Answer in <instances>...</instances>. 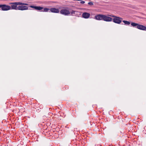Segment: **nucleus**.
<instances>
[{"label":"nucleus","mask_w":146,"mask_h":146,"mask_svg":"<svg viewBox=\"0 0 146 146\" xmlns=\"http://www.w3.org/2000/svg\"><path fill=\"white\" fill-rule=\"evenodd\" d=\"M144 31H146V29H145V30Z\"/></svg>","instance_id":"obj_17"},{"label":"nucleus","mask_w":146,"mask_h":146,"mask_svg":"<svg viewBox=\"0 0 146 146\" xmlns=\"http://www.w3.org/2000/svg\"><path fill=\"white\" fill-rule=\"evenodd\" d=\"M16 4V2L10 3V4L11 5V6H10L11 9L17 10L18 7Z\"/></svg>","instance_id":"obj_6"},{"label":"nucleus","mask_w":146,"mask_h":146,"mask_svg":"<svg viewBox=\"0 0 146 146\" xmlns=\"http://www.w3.org/2000/svg\"><path fill=\"white\" fill-rule=\"evenodd\" d=\"M28 7L23 5L18 6L17 10L23 11L27 10H28Z\"/></svg>","instance_id":"obj_7"},{"label":"nucleus","mask_w":146,"mask_h":146,"mask_svg":"<svg viewBox=\"0 0 146 146\" xmlns=\"http://www.w3.org/2000/svg\"><path fill=\"white\" fill-rule=\"evenodd\" d=\"M60 12V14L65 15H68L70 14V12L69 10L66 9L61 10Z\"/></svg>","instance_id":"obj_5"},{"label":"nucleus","mask_w":146,"mask_h":146,"mask_svg":"<svg viewBox=\"0 0 146 146\" xmlns=\"http://www.w3.org/2000/svg\"><path fill=\"white\" fill-rule=\"evenodd\" d=\"M80 3L82 4H84L85 3V1H81Z\"/></svg>","instance_id":"obj_16"},{"label":"nucleus","mask_w":146,"mask_h":146,"mask_svg":"<svg viewBox=\"0 0 146 146\" xmlns=\"http://www.w3.org/2000/svg\"><path fill=\"white\" fill-rule=\"evenodd\" d=\"M0 8H1V10L3 11H7L11 9L10 6L5 4L0 5Z\"/></svg>","instance_id":"obj_3"},{"label":"nucleus","mask_w":146,"mask_h":146,"mask_svg":"<svg viewBox=\"0 0 146 146\" xmlns=\"http://www.w3.org/2000/svg\"><path fill=\"white\" fill-rule=\"evenodd\" d=\"M131 25L133 27L137 28V26L139 24L134 22H131Z\"/></svg>","instance_id":"obj_11"},{"label":"nucleus","mask_w":146,"mask_h":146,"mask_svg":"<svg viewBox=\"0 0 146 146\" xmlns=\"http://www.w3.org/2000/svg\"><path fill=\"white\" fill-rule=\"evenodd\" d=\"M50 12L53 13H58L60 12L59 10L55 8H52L50 9Z\"/></svg>","instance_id":"obj_8"},{"label":"nucleus","mask_w":146,"mask_h":146,"mask_svg":"<svg viewBox=\"0 0 146 146\" xmlns=\"http://www.w3.org/2000/svg\"><path fill=\"white\" fill-rule=\"evenodd\" d=\"M77 13H78L77 11L74 10H72L70 12L73 15H76Z\"/></svg>","instance_id":"obj_14"},{"label":"nucleus","mask_w":146,"mask_h":146,"mask_svg":"<svg viewBox=\"0 0 146 146\" xmlns=\"http://www.w3.org/2000/svg\"><path fill=\"white\" fill-rule=\"evenodd\" d=\"M123 22L125 24V25H129L130 24V22L129 21H127L125 20L123 21Z\"/></svg>","instance_id":"obj_13"},{"label":"nucleus","mask_w":146,"mask_h":146,"mask_svg":"<svg viewBox=\"0 0 146 146\" xmlns=\"http://www.w3.org/2000/svg\"><path fill=\"white\" fill-rule=\"evenodd\" d=\"M30 7L31 8H34L36 10L40 11L41 12H50V11H48L50 10V9L47 8H43V7L40 6H36L33 5H31Z\"/></svg>","instance_id":"obj_2"},{"label":"nucleus","mask_w":146,"mask_h":146,"mask_svg":"<svg viewBox=\"0 0 146 146\" xmlns=\"http://www.w3.org/2000/svg\"><path fill=\"white\" fill-rule=\"evenodd\" d=\"M108 16H110L111 17H114V18L117 17L112 15H106L100 14L96 15L94 16V19L97 20H103L106 22L111 21L113 20L112 19Z\"/></svg>","instance_id":"obj_1"},{"label":"nucleus","mask_w":146,"mask_h":146,"mask_svg":"<svg viewBox=\"0 0 146 146\" xmlns=\"http://www.w3.org/2000/svg\"><path fill=\"white\" fill-rule=\"evenodd\" d=\"M122 19V18L117 17H115V18L113 19L112 21L115 23L119 24L121 23L122 21L121 20Z\"/></svg>","instance_id":"obj_4"},{"label":"nucleus","mask_w":146,"mask_h":146,"mask_svg":"<svg viewBox=\"0 0 146 146\" xmlns=\"http://www.w3.org/2000/svg\"><path fill=\"white\" fill-rule=\"evenodd\" d=\"M90 14L89 13L87 12L83 13L82 14V17L85 19H88L89 17Z\"/></svg>","instance_id":"obj_9"},{"label":"nucleus","mask_w":146,"mask_h":146,"mask_svg":"<svg viewBox=\"0 0 146 146\" xmlns=\"http://www.w3.org/2000/svg\"><path fill=\"white\" fill-rule=\"evenodd\" d=\"M16 4L17 5H28V4L27 3H22V2H16Z\"/></svg>","instance_id":"obj_12"},{"label":"nucleus","mask_w":146,"mask_h":146,"mask_svg":"<svg viewBox=\"0 0 146 146\" xmlns=\"http://www.w3.org/2000/svg\"><path fill=\"white\" fill-rule=\"evenodd\" d=\"M88 4L89 5H93V3L92 2H90L88 3Z\"/></svg>","instance_id":"obj_15"},{"label":"nucleus","mask_w":146,"mask_h":146,"mask_svg":"<svg viewBox=\"0 0 146 146\" xmlns=\"http://www.w3.org/2000/svg\"><path fill=\"white\" fill-rule=\"evenodd\" d=\"M137 29L139 30L144 31L146 29V27L143 25L139 24L137 26Z\"/></svg>","instance_id":"obj_10"}]
</instances>
